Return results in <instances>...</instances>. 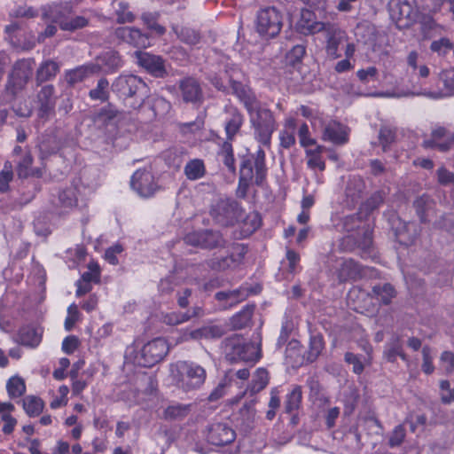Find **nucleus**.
<instances>
[{"label": "nucleus", "instance_id": "nucleus-12", "mask_svg": "<svg viewBox=\"0 0 454 454\" xmlns=\"http://www.w3.org/2000/svg\"><path fill=\"white\" fill-rule=\"evenodd\" d=\"M116 36L129 44L133 45L137 49H145L150 46V36L148 34L142 33V31L134 27H121L115 30ZM134 57H156L155 55L137 50L134 52Z\"/></svg>", "mask_w": 454, "mask_h": 454}, {"label": "nucleus", "instance_id": "nucleus-2", "mask_svg": "<svg viewBox=\"0 0 454 454\" xmlns=\"http://www.w3.org/2000/svg\"><path fill=\"white\" fill-rule=\"evenodd\" d=\"M225 359L231 364L240 362L254 364L260 358V348L239 334H232L222 342Z\"/></svg>", "mask_w": 454, "mask_h": 454}, {"label": "nucleus", "instance_id": "nucleus-7", "mask_svg": "<svg viewBox=\"0 0 454 454\" xmlns=\"http://www.w3.org/2000/svg\"><path fill=\"white\" fill-rule=\"evenodd\" d=\"M255 116L251 115V123L254 129L256 139L265 146L270 145L271 136L276 129L273 114L270 110L258 108L254 110Z\"/></svg>", "mask_w": 454, "mask_h": 454}, {"label": "nucleus", "instance_id": "nucleus-61", "mask_svg": "<svg viewBox=\"0 0 454 454\" xmlns=\"http://www.w3.org/2000/svg\"><path fill=\"white\" fill-rule=\"evenodd\" d=\"M89 270L82 274L81 280L87 283H98L99 281L100 272L97 263L90 262L88 266Z\"/></svg>", "mask_w": 454, "mask_h": 454}, {"label": "nucleus", "instance_id": "nucleus-9", "mask_svg": "<svg viewBox=\"0 0 454 454\" xmlns=\"http://www.w3.org/2000/svg\"><path fill=\"white\" fill-rule=\"evenodd\" d=\"M184 241L187 245L199 247L203 249L224 248L227 240L219 231L200 230L186 234Z\"/></svg>", "mask_w": 454, "mask_h": 454}, {"label": "nucleus", "instance_id": "nucleus-24", "mask_svg": "<svg viewBox=\"0 0 454 454\" xmlns=\"http://www.w3.org/2000/svg\"><path fill=\"white\" fill-rule=\"evenodd\" d=\"M257 292V289L241 286L234 290L217 292L215 298L218 301H226L229 306H233L246 300L250 294H256Z\"/></svg>", "mask_w": 454, "mask_h": 454}, {"label": "nucleus", "instance_id": "nucleus-22", "mask_svg": "<svg viewBox=\"0 0 454 454\" xmlns=\"http://www.w3.org/2000/svg\"><path fill=\"white\" fill-rule=\"evenodd\" d=\"M232 93L243 103L249 114H252L258 105L256 97L252 90L240 82L230 80Z\"/></svg>", "mask_w": 454, "mask_h": 454}, {"label": "nucleus", "instance_id": "nucleus-28", "mask_svg": "<svg viewBox=\"0 0 454 454\" xmlns=\"http://www.w3.org/2000/svg\"><path fill=\"white\" fill-rule=\"evenodd\" d=\"M71 13V7L66 4H51L43 8L42 18L44 20H51L58 23L61 27V23L67 22V16Z\"/></svg>", "mask_w": 454, "mask_h": 454}, {"label": "nucleus", "instance_id": "nucleus-58", "mask_svg": "<svg viewBox=\"0 0 454 454\" xmlns=\"http://www.w3.org/2000/svg\"><path fill=\"white\" fill-rule=\"evenodd\" d=\"M395 132L389 127H382L380 130L379 139L383 151L386 152L388 146L395 141Z\"/></svg>", "mask_w": 454, "mask_h": 454}, {"label": "nucleus", "instance_id": "nucleus-55", "mask_svg": "<svg viewBox=\"0 0 454 454\" xmlns=\"http://www.w3.org/2000/svg\"><path fill=\"white\" fill-rule=\"evenodd\" d=\"M385 355L389 362H395L397 356H400L403 360H406V356L403 352V348L398 339L389 344L385 351Z\"/></svg>", "mask_w": 454, "mask_h": 454}, {"label": "nucleus", "instance_id": "nucleus-50", "mask_svg": "<svg viewBox=\"0 0 454 454\" xmlns=\"http://www.w3.org/2000/svg\"><path fill=\"white\" fill-rule=\"evenodd\" d=\"M13 179L12 165L10 161H5L3 169L0 171V193H5L9 191V184Z\"/></svg>", "mask_w": 454, "mask_h": 454}, {"label": "nucleus", "instance_id": "nucleus-43", "mask_svg": "<svg viewBox=\"0 0 454 454\" xmlns=\"http://www.w3.org/2000/svg\"><path fill=\"white\" fill-rule=\"evenodd\" d=\"M173 31L176 36L184 43L191 45L197 44L200 41V34L191 27L178 26L172 27Z\"/></svg>", "mask_w": 454, "mask_h": 454}, {"label": "nucleus", "instance_id": "nucleus-10", "mask_svg": "<svg viewBox=\"0 0 454 454\" xmlns=\"http://www.w3.org/2000/svg\"><path fill=\"white\" fill-rule=\"evenodd\" d=\"M168 342L163 338H156L144 345L137 360L139 365L152 367L160 362L168 353Z\"/></svg>", "mask_w": 454, "mask_h": 454}, {"label": "nucleus", "instance_id": "nucleus-38", "mask_svg": "<svg viewBox=\"0 0 454 454\" xmlns=\"http://www.w3.org/2000/svg\"><path fill=\"white\" fill-rule=\"evenodd\" d=\"M268 383L269 373L267 370L264 368H258L253 376L251 383L247 388V392L250 393L251 395H254L265 388Z\"/></svg>", "mask_w": 454, "mask_h": 454}, {"label": "nucleus", "instance_id": "nucleus-60", "mask_svg": "<svg viewBox=\"0 0 454 454\" xmlns=\"http://www.w3.org/2000/svg\"><path fill=\"white\" fill-rule=\"evenodd\" d=\"M361 356H362L354 354L352 352H347L344 355V361L353 365L352 370L353 372L356 374H361L364 370V366L361 360Z\"/></svg>", "mask_w": 454, "mask_h": 454}, {"label": "nucleus", "instance_id": "nucleus-53", "mask_svg": "<svg viewBox=\"0 0 454 454\" xmlns=\"http://www.w3.org/2000/svg\"><path fill=\"white\" fill-rule=\"evenodd\" d=\"M141 18L149 29L155 31V33L159 35L165 34L166 28L163 26L157 23V13L145 12L142 15Z\"/></svg>", "mask_w": 454, "mask_h": 454}, {"label": "nucleus", "instance_id": "nucleus-14", "mask_svg": "<svg viewBox=\"0 0 454 454\" xmlns=\"http://www.w3.org/2000/svg\"><path fill=\"white\" fill-rule=\"evenodd\" d=\"M31 69L24 59L18 60L9 75L8 83L6 85L7 91L12 96H16L24 89L31 76Z\"/></svg>", "mask_w": 454, "mask_h": 454}, {"label": "nucleus", "instance_id": "nucleus-13", "mask_svg": "<svg viewBox=\"0 0 454 454\" xmlns=\"http://www.w3.org/2000/svg\"><path fill=\"white\" fill-rule=\"evenodd\" d=\"M416 6V0H390L388 11L397 27H404L411 24Z\"/></svg>", "mask_w": 454, "mask_h": 454}, {"label": "nucleus", "instance_id": "nucleus-26", "mask_svg": "<svg viewBox=\"0 0 454 454\" xmlns=\"http://www.w3.org/2000/svg\"><path fill=\"white\" fill-rule=\"evenodd\" d=\"M37 99L40 105V116L44 117L51 114L54 110L56 104L54 86L51 84L43 86L37 94Z\"/></svg>", "mask_w": 454, "mask_h": 454}, {"label": "nucleus", "instance_id": "nucleus-47", "mask_svg": "<svg viewBox=\"0 0 454 454\" xmlns=\"http://www.w3.org/2000/svg\"><path fill=\"white\" fill-rule=\"evenodd\" d=\"M6 389L11 398H17L26 392L25 381L19 376L11 377L6 383Z\"/></svg>", "mask_w": 454, "mask_h": 454}, {"label": "nucleus", "instance_id": "nucleus-11", "mask_svg": "<svg viewBox=\"0 0 454 454\" xmlns=\"http://www.w3.org/2000/svg\"><path fill=\"white\" fill-rule=\"evenodd\" d=\"M247 252V248L245 245L234 244L231 254L226 256H213L206 262V264L215 271L234 270L242 263Z\"/></svg>", "mask_w": 454, "mask_h": 454}, {"label": "nucleus", "instance_id": "nucleus-31", "mask_svg": "<svg viewBox=\"0 0 454 454\" xmlns=\"http://www.w3.org/2000/svg\"><path fill=\"white\" fill-rule=\"evenodd\" d=\"M137 64L154 77L162 78L168 74L163 59H137Z\"/></svg>", "mask_w": 454, "mask_h": 454}, {"label": "nucleus", "instance_id": "nucleus-27", "mask_svg": "<svg viewBox=\"0 0 454 454\" xmlns=\"http://www.w3.org/2000/svg\"><path fill=\"white\" fill-rule=\"evenodd\" d=\"M61 145V141L55 133L47 132L43 134L38 144L40 158L44 160L52 154H56L60 150Z\"/></svg>", "mask_w": 454, "mask_h": 454}, {"label": "nucleus", "instance_id": "nucleus-64", "mask_svg": "<svg viewBox=\"0 0 454 454\" xmlns=\"http://www.w3.org/2000/svg\"><path fill=\"white\" fill-rule=\"evenodd\" d=\"M437 180L442 185H449L454 184V173L449 171L446 168L442 167L436 171Z\"/></svg>", "mask_w": 454, "mask_h": 454}, {"label": "nucleus", "instance_id": "nucleus-40", "mask_svg": "<svg viewBox=\"0 0 454 454\" xmlns=\"http://www.w3.org/2000/svg\"><path fill=\"white\" fill-rule=\"evenodd\" d=\"M254 309V305H246L239 312L235 314L231 319L232 328L242 329L247 327L251 322Z\"/></svg>", "mask_w": 454, "mask_h": 454}, {"label": "nucleus", "instance_id": "nucleus-23", "mask_svg": "<svg viewBox=\"0 0 454 454\" xmlns=\"http://www.w3.org/2000/svg\"><path fill=\"white\" fill-rule=\"evenodd\" d=\"M265 157L264 150L259 148L255 153L245 155L241 158V160L248 159L251 161L253 172L254 173V184L257 186H262L267 177L268 168Z\"/></svg>", "mask_w": 454, "mask_h": 454}, {"label": "nucleus", "instance_id": "nucleus-49", "mask_svg": "<svg viewBox=\"0 0 454 454\" xmlns=\"http://www.w3.org/2000/svg\"><path fill=\"white\" fill-rule=\"evenodd\" d=\"M406 65L408 74H415L421 78H426L429 75L430 70L428 67L419 61V59H407Z\"/></svg>", "mask_w": 454, "mask_h": 454}, {"label": "nucleus", "instance_id": "nucleus-35", "mask_svg": "<svg viewBox=\"0 0 454 454\" xmlns=\"http://www.w3.org/2000/svg\"><path fill=\"white\" fill-rule=\"evenodd\" d=\"M96 66H81L75 69L70 70L66 74L67 82L74 86V84L84 81L90 74L98 72Z\"/></svg>", "mask_w": 454, "mask_h": 454}, {"label": "nucleus", "instance_id": "nucleus-6", "mask_svg": "<svg viewBox=\"0 0 454 454\" xmlns=\"http://www.w3.org/2000/svg\"><path fill=\"white\" fill-rule=\"evenodd\" d=\"M215 223L227 227L235 224L242 216V207L232 199H221L210 209Z\"/></svg>", "mask_w": 454, "mask_h": 454}, {"label": "nucleus", "instance_id": "nucleus-29", "mask_svg": "<svg viewBox=\"0 0 454 454\" xmlns=\"http://www.w3.org/2000/svg\"><path fill=\"white\" fill-rule=\"evenodd\" d=\"M13 340L28 348H35L41 342V334L33 326L27 325L19 330Z\"/></svg>", "mask_w": 454, "mask_h": 454}, {"label": "nucleus", "instance_id": "nucleus-46", "mask_svg": "<svg viewBox=\"0 0 454 454\" xmlns=\"http://www.w3.org/2000/svg\"><path fill=\"white\" fill-rule=\"evenodd\" d=\"M23 409L29 417L38 416L43 410V402L41 398L28 395L22 400Z\"/></svg>", "mask_w": 454, "mask_h": 454}, {"label": "nucleus", "instance_id": "nucleus-25", "mask_svg": "<svg viewBox=\"0 0 454 454\" xmlns=\"http://www.w3.org/2000/svg\"><path fill=\"white\" fill-rule=\"evenodd\" d=\"M254 178V173L253 172V167L251 161L248 159L241 160L239 166V184L237 189V195L239 198H246L249 186Z\"/></svg>", "mask_w": 454, "mask_h": 454}, {"label": "nucleus", "instance_id": "nucleus-45", "mask_svg": "<svg viewBox=\"0 0 454 454\" xmlns=\"http://www.w3.org/2000/svg\"><path fill=\"white\" fill-rule=\"evenodd\" d=\"M109 82L106 78L102 77L98 81L96 88L89 92V97L92 100H99L106 102L109 99Z\"/></svg>", "mask_w": 454, "mask_h": 454}, {"label": "nucleus", "instance_id": "nucleus-63", "mask_svg": "<svg viewBox=\"0 0 454 454\" xmlns=\"http://www.w3.org/2000/svg\"><path fill=\"white\" fill-rule=\"evenodd\" d=\"M87 25V20L82 16H77L67 22L61 23V29L67 31H74L82 28Z\"/></svg>", "mask_w": 454, "mask_h": 454}, {"label": "nucleus", "instance_id": "nucleus-18", "mask_svg": "<svg viewBox=\"0 0 454 454\" xmlns=\"http://www.w3.org/2000/svg\"><path fill=\"white\" fill-rule=\"evenodd\" d=\"M224 329L216 325H207L197 329L186 328L183 331L181 338L184 341H199L201 340H213L221 338Z\"/></svg>", "mask_w": 454, "mask_h": 454}, {"label": "nucleus", "instance_id": "nucleus-33", "mask_svg": "<svg viewBox=\"0 0 454 454\" xmlns=\"http://www.w3.org/2000/svg\"><path fill=\"white\" fill-rule=\"evenodd\" d=\"M59 71V65L51 59L44 60L41 63L36 71V83L40 85L41 83L52 80Z\"/></svg>", "mask_w": 454, "mask_h": 454}, {"label": "nucleus", "instance_id": "nucleus-17", "mask_svg": "<svg viewBox=\"0 0 454 454\" xmlns=\"http://www.w3.org/2000/svg\"><path fill=\"white\" fill-rule=\"evenodd\" d=\"M236 437L234 430L226 423L214 422L207 427V440L215 446L231 443Z\"/></svg>", "mask_w": 454, "mask_h": 454}, {"label": "nucleus", "instance_id": "nucleus-1", "mask_svg": "<svg viewBox=\"0 0 454 454\" xmlns=\"http://www.w3.org/2000/svg\"><path fill=\"white\" fill-rule=\"evenodd\" d=\"M111 89L132 108L141 106L147 93L146 83L134 74H121L114 81Z\"/></svg>", "mask_w": 454, "mask_h": 454}, {"label": "nucleus", "instance_id": "nucleus-5", "mask_svg": "<svg viewBox=\"0 0 454 454\" xmlns=\"http://www.w3.org/2000/svg\"><path fill=\"white\" fill-rule=\"evenodd\" d=\"M441 80L443 83V89L441 90L431 91L423 89L421 86L412 84L411 89L401 90L395 94V97H414L426 96L431 98H440L454 95V68L446 69L441 74Z\"/></svg>", "mask_w": 454, "mask_h": 454}, {"label": "nucleus", "instance_id": "nucleus-37", "mask_svg": "<svg viewBox=\"0 0 454 454\" xmlns=\"http://www.w3.org/2000/svg\"><path fill=\"white\" fill-rule=\"evenodd\" d=\"M433 200L427 194H423L414 200L413 207L421 223H426L429 222L428 216L430 211L433 209Z\"/></svg>", "mask_w": 454, "mask_h": 454}, {"label": "nucleus", "instance_id": "nucleus-32", "mask_svg": "<svg viewBox=\"0 0 454 454\" xmlns=\"http://www.w3.org/2000/svg\"><path fill=\"white\" fill-rule=\"evenodd\" d=\"M362 275V266L352 259L345 260L338 272V278L340 282L356 280L361 278Z\"/></svg>", "mask_w": 454, "mask_h": 454}, {"label": "nucleus", "instance_id": "nucleus-20", "mask_svg": "<svg viewBox=\"0 0 454 454\" xmlns=\"http://www.w3.org/2000/svg\"><path fill=\"white\" fill-rule=\"evenodd\" d=\"M349 129L336 121L327 122L323 129L322 138L337 145L348 142Z\"/></svg>", "mask_w": 454, "mask_h": 454}, {"label": "nucleus", "instance_id": "nucleus-16", "mask_svg": "<svg viewBox=\"0 0 454 454\" xmlns=\"http://www.w3.org/2000/svg\"><path fill=\"white\" fill-rule=\"evenodd\" d=\"M454 145V134L450 133L444 127L437 126L432 129L431 137L425 139L422 146L426 149H436L446 153Z\"/></svg>", "mask_w": 454, "mask_h": 454}, {"label": "nucleus", "instance_id": "nucleus-39", "mask_svg": "<svg viewBox=\"0 0 454 454\" xmlns=\"http://www.w3.org/2000/svg\"><path fill=\"white\" fill-rule=\"evenodd\" d=\"M364 187V182L360 177H353L348 182L346 187V196L348 199H350L353 205L356 204L362 198Z\"/></svg>", "mask_w": 454, "mask_h": 454}, {"label": "nucleus", "instance_id": "nucleus-19", "mask_svg": "<svg viewBox=\"0 0 454 454\" xmlns=\"http://www.w3.org/2000/svg\"><path fill=\"white\" fill-rule=\"evenodd\" d=\"M329 22L317 21L313 12L308 9L301 11V17L296 23V29L299 33L308 35L322 32Z\"/></svg>", "mask_w": 454, "mask_h": 454}, {"label": "nucleus", "instance_id": "nucleus-30", "mask_svg": "<svg viewBox=\"0 0 454 454\" xmlns=\"http://www.w3.org/2000/svg\"><path fill=\"white\" fill-rule=\"evenodd\" d=\"M229 114L225 121V132L228 140H233L234 137L240 130L241 126L244 122L243 114L235 107H231L227 110Z\"/></svg>", "mask_w": 454, "mask_h": 454}, {"label": "nucleus", "instance_id": "nucleus-59", "mask_svg": "<svg viewBox=\"0 0 454 454\" xmlns=\"http://www.w3.org/2000/svg\"><path fill=\"white\" fill-rule=\"evenodd\" d=\"M20 27L19 23H17V22L12 23L5 27V33L8 35V38H9L11 43L16 49L29 50V49L33 48L34 43H25L24 45H20V44L16 43V42L14 41L15 35H13V34L16 31H18L20 29Z\"/></svg>", "mask_w": 454, "mask_h": 454}, {"label": "nucleus", "instance_id": "nucleus-4", "mask_svg": "<svg viewBox=\"0 0 454 454\" xmlns=\"http://www.w3.org/2000/svg\"><path fill=\"white\" fill-rule=\"evenodd\" d=\"M324 30L326 33L327 54L333 57H353L356 51V45L349 42L345 31L340 29L336 24L330 23Z\"/></svg>", "mask_w": 454, "mask_h": 454}, {"label": "nucleus", "instance_id": "nucleus-34", "mask_svg": "<svg viewBox=\"0 0 454 454\" xmlns=\"http://www.w3.org/2000/svg\"><path fill=\"white\" fill-rule=\"evenodd\" d=\"M396 293L389 283L375 285L372 289V297L384 305L390 304Z\"/></svg>", "mask_w": 454, "mask_h": 454}, {"label": "nucleus", "instance_id": "nucleus-62", "mask_svg": "<svg viewBox=\"0 0 454 454\" xmlns=\"http://www.w3.org/2000/svg\"><path fill=\"white\" fill-rule=\"evenodd\" d=\"M298 137L302 147L307 148L309 145H315L317 144L316 139L309 136V129L307 123H302L301 125L298 130Z\"/></svg>", "mask_w": 454, "mask_h": 454}, {"label": "nucleus", "instance_id": "nucleus-8", "mask_svg": "<svg viewBox=\"0 0 454 454\" xmlns=\"http://www.w3.org/2000/svg\"><path fill=\"white\" fill-rule=\"evenodd\" d=\"M282 16L274 6L261 9L257 13L256 30L265 37H275L282 28Z\"/></svg>", "mask_w": 454, "mask_h": 454}, {"label": "nucleus", "instance_id": "nucleus-57", "mask_svg": "<svg viewBox=\"0 0 454 454\" xmlns=\"http://www.w3.org/2000/svg\"><path fill=\"white\" fill-rule=\"evenodd\" d=\"M405 428L403 425L396 426L389 435L388 445L391 448L400 446L405 438Z\"/></svg>", "mask_w": 454, "mask_h": 454}, {"label": "nucleus", "instance_id": "nucleus-56", "mask_svg": "<svg viewBox=\"0 0 454 454\" xmlns=\"http://www.w3.org/2000/svg\"><path fill=\"white\" fill-rule=\"evenodd\" d=\"M452 48V43L445 37L432 42L430 46L431 51L438 55H447Z\"/></svg>", "mask_w": 454, "mask_h": 454}, {"label": "nucleus", "instance_id": "nucleus-51", "mask_svg": "<svg viewBox=\"0 0 454 454\" xmlns=\"http://www.w3.org/2000/svg\"><path fill=\"white\" fill-rule=\"evenodd\" d=\"M77 199L73 187H68L59 192V203L63 207H72L76 205Z\"/></svg>", "mask_w": 454, "mask_h": 454}, {"label": "nucleus", "instance_id": "nucleus-42", "mask_svg": "<svg viewBox=\"0 0 454 454\" xmlns=\"http://www.w3.org/2000/svg\"><path fill=\"white\" fill-rule=\"evenodd\" d=\"M348 239H354L357 247L361 248L364 252H369L372 246V231L369 226H364L358 231L356 237L348 236Z\"/></svg>", "mask_w": 454, "mask_h": 454}, {"label": "nucleus", "instance_id": "nucleus-44", "mask_svg": "<svg viewBox=\"0 0 454 454\" xmlns=\"http://www.w3.org/2000/svg\"><path fill=\"white\" fill-rule=\"evenodd\" d=\"M302 399V391L300 386H295L293 390L288 393L285 400V411L286 413L293 414L298 411Z\"/></svg>", "mask_w": 454, "mask_h": 454}, {"label": "nucleus", "instance_id": "nucleus-15", "mask_svg": "<svg viewBox=\"0 0 454 454\" xmlns=\"http://www.w3.org/2000/svg\"><path fill=\"white\" fill-rule=\"evenodd\" d=\"M130 185L139 196L144 198L153 196L158 189L153 175L145 169H138L133 174Z\"/></svg>", "mask_w": 454, "mask_h": 454}, {"label": "nucleus", "instance_id": "nucleus-21", "mask_svg": "<svg viewBox=\"0 0 454 454\" xmlns=\"http://www.w3.org/2000/svg\"><path fill=\"white\" fill-rule=\"evenodd\" d=\"M178 87L184 102L193 105L202 102V88L196 79L192 77L184 78L179 82Z\"/></svg>", "mask_w": 454, "mask_h": 454}, {"label": "nucleus", "instance_id": "nucleus-52", "mask_svg": "<svg viewBox=\"0 0 454 454\" xmlns=\"http://www.w3.org/2000/svg\"><path fill=\"white\" fill-rule=\"evenodd\" d=\"M33 156L29 151H27L17 165V174L20 178H27L30 176V168L33 164Z\"/></svg>", "mask_w": 454, "mask_h": 454}, {"label": "nucleus", "instance_id": "nucleus-41", "mask_svg": "<svg viewBox=\"0 0 454 454\" xmlns=\"http://www.w3.org/2000/svg\"><path fill=\"white\" fill-rule=\"evenodd\" d=\"M184 171L187 179L193 181L205 176L206 168L202 160L193 159L186 163Z\"/></svg>", "mask_w": 454, "mask_h": 454}, {"label": "nucleus", "instance_id": "nucleus-54", "mask_svg": "<svg viewBox=\"0 0 454 454\" xmlns=\"http://www.w3.org/2000/svg\"><path fill=\"white\" fill-rule=\"evenodd\" d=\"M361 223L362 218L359 213L346 215L341 219L342 229L347 232L359 230Z\"/></svg>", "mask_w": 454, "mask_h": 454}, {"label": "nucleus", "instance_id": "nucleus-36", "mask_svg": "<svg viewBox=\"0 0 454 454\" xmlns=\"http://www.w3.org/2000/svg\"><path fill=\"white\" fill-rule=\"evenodd\" d=\"M192 404L175 403L168 405L163 411V418L167 420H182L188 416Z\"/></svg>", "mask_w": 454, "mask_h": 454}, {"label": "nucleus", "instance_id": "nucleus-48", "mask_svg": "<svg viewBox=\"0 0 454 454\" xmlns=\"http://www.w3.org/2000/svg\"><path fill=\"white\" fill-rule=\"evenodd\" d=\"M324 348V340L322 335H314L310 337L309 347L307 352V361L314 362Z\"/></svg>", "mask_w": 454, "mask_h": 454}, {"label": "nucleus", "instance_id": "nucleus-3", "mask_svg": "<svg viewBox=\"0 0 454 454\" xmlns=\"http://www.w3.org/2000/svg\"><path fill=\"white\" fill-rule=\"evenodd\" d=\"M177 385L184 391L199 389L205 383L206 370L192 361H179L176 364Z\"/></svg>", "mask_w": 454, "mask_h": 454}]
</instances>
